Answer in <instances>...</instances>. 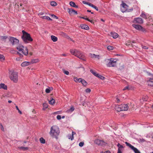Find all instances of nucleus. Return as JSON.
Segmentation results:
<instances>
[{"instance_id": "obj_2", "label": "nucleus", "mask_w": 153, "mask_h": 153, "mask_svg": "<svg viewBox=\"0 0 153 153\" xmlns=\"http://www.w3.org/2000/svg\"><path fill=\"white\" fill-rule=\"evenodd\" d=\"M22 32L23 34L22 36V38L25 43H27L33 41V39L29 34L24 30H22Z\"/></svg>"}, {"instance_id": "obj_40", "label": "nucleus", "mask_w": 153, "mask_h": 153, "mask_svg": "<svg viewBox=\"0 0 153 153\" xmlns=\"http://www.w3.org/2000/svg\"><path fill=\"white\" fill-rule=\"evenodd\" d=\"M124 65H122L119 68V70L120 71H123L124 69Z\"/></svg>"}, {"instance_id": "obj_11", "label": "nucleus", "mask_w": 153, "mask_h": 153, "mask_svg": "<svg viewBox=\"0 0 153 153\" xmlns=\"http://www.w3.org/2000/svg\"><path fill=\"white\" fill-rule=\"evenodd\" d=\"M148 85L151 86H153V76L152 78H148L147 80Z\"/></svg>"}, {"instance_id": "obj_63", "label": "nucleus", "mask_w": 153, "mask_h": 153, "mask_svg": "<svg viewBox=\"0 0 153 153\" xmlns=\"http://www.w3.org/2000/svg\"><path fill=\"white\" fill-rule=\"evenodd\" d=\"M99 55H96V56H95V57L94 58H97L98 59H99Z\"/></svg>"}, {"instance_id": "obj_19", "label": "nucleus", "mask_w": 153, "mask_h": 153, "mask_svg": "<svg viewBox=\"0 0 153 153\" xmlns=\"http://www.w3.org/2000/svg\"><path fill=\"white\" fill-rule=\"evenodd\" d=\"M70 5L72 7H74L75 8H78V7L77 5H76L75 3L73 1H71L70 2Z\"/></svg>"}, {"instance_id": "obj_58", "label": "nucleus", "mask_w": 153, "mask_h": 153, "mask_svg": "<svg viewBox=\"0 0 153 153\" xmlns=\"http://www.w3.org/2000/svg\"><path fill=\"white\" fill-rule=\"evenodd\" d=\"M82 79H82V78H79L78 79V82H80L81 83Z\"/></svg>"}, {"instance_id": "obj_5", "label": "nucleus", "mask_w": 153, "mask_h": 153, "mask_svg": "<svg viewBox=\"0 0 153 153\" xmlns=\"http://www.w3.org/2000/svg\"><path fill=\"white\" fill-rule=\"evenodd\" d=\"M17 49L19 52H22V53L25 55H27L28 53V50L27 48H25L24 50V47L23 45H19L16 48Z\"/></svg>"}, {"instance_id": "obj_57", "label": "nucleus", "mask_w": 153, "mask_h": 153, "mask_svg": "<svg viewBox=\"0 0 153 153\" xmlns=\"http://www.w3.org/2000/svg\"><path fill=\"white\" fill-rule=\"evenodd\" d=\"M142 48L143 49H148V47L146 46H145L142 45Z\"/></svg>"}, {"instance_id": "obj_9", "label": "nucleus", "mask_w": 153, "mask_h": 153, "mask_svg": "<svg viewBox=\"0 0 153 153\" xmlns=\"http://www.w3.org/2000/svg\"><path fill=\"white\" fill-rule=\"evenodd\" d=\"M132 26L133 27L138 30H141L143 32L146 31V30L140 25L133 24Z\"/></svg>"}, {"instance_id": "obj_51", "label": "nucleus", "mask_w": 153, "mask_h": 153, "mask_svg": "<svg viewBox=\"0 0 153 153\" xmlns=\"http://www.w3.org/2000/svg\"><path fill=\"white\" fill-rule=\"evenodd\" d=\"M7 38V36H1V39L4 40L6 39Z\"/></svg>"}, {"instance_id": "obj_3", "label": "nucleus", "mask_w": 153, "mask_h": 153, "mask_svg": "<svg viewBox=\"0 0 153 153\" xmlns=\"http://www.w3.org/2000/svg\"><path fill=\"white\" fill-rule=\"evenodd\" d=\"M71 53L72 54L83 60H85V56L82 52L77 50H71Z\"/></svg>"}, {"instance_id": "obj_15", "label": "nucleus", "mask_w": 153, "mask_h": 153, "mask_svg": "<svg viewBox=\"0 0 153 153\" xmlns=\"http://www.w3.org/2000/svg\"><path fill=\"white\" fill-rule=\"evenodd\" d=\"M111 34L112 37L114 39H116L118 36V34L114 32H111Z\"/></svg>"}, {"instance_id": "obj_22", "label": "nucleus", "mask_w": 153, "mask_h": 153, "mask_svg": "<svg viewBox=\"0 0 153 153\" xmlns=\"http://www.w3.org/2000/svg\"><path fill=\"white\" fill-rule=\"evenodd\" d=\"M19 149L22 150L23 151H26L28 149V148L27 147H24L23 146L19 147H18Z\"/></svg>"}, {"instance_id": "obj_4", "label": "nucleus", "mask_w": 153, "mask_h": 153, "mask_svg": "<svg viewBox=\"0 0 153 153\" xmlns=\"http://www.w3.org/2000/svg\"><path fill=\"white\" fill-rule=\"evenodd\" d=\"M9 74L10 79L14 82H16L18 80V74L14 71L9 70Z\"/></svg>"}, {"instance_id": "obj_14", "label": "nucleus", "mask_w": 153, "mask_h": 153, "mask_svg": "<svg viewBox=\"0 0 153 153\" xmlns=\"http://www.w3.org/2000/svg\"><path fill=\"white\" fill-rule=\"evenodd\" d=\"M68 12L70 14H72L73 13H74L75 14H77V12L72 8L68 9Z\"/></svg>"}, {"instance_id": "obj_49", "label": "nucleus", "mask_w": 153, "mask_h": 153, "mask_svg": "<svg viewBox=\"0 0 153 153\" xmlns=\"http://www.w3.org/2000/svg\"><path fill=\"white\" fill-rule=\"evenodd\" d=\"M51 16L53 18H56V19H58V17L53 14H52Z\"/></svg>"}, {"instance_id": "obj_54", "label": "nucleus", "mask_w": 153, "mask_h": 153, "mask_svg": "<svg viewBox=\"0 0 153 153\" xmlns=\"http://www.w3.org/2000/svg\"><path fill=\"white\" fill-rule=\"evenodd\" d=\"M127 89H128V90L129 89V87L128 86L125 87L124 88V89H123V90H126Z\"/></svg>"}, {"instance_id": "obj_62", "label": "nucleus", "mask_w": 153, "mask_h": 153, "mask_svg": "<svg viewBox=\"0 0 153 153\" xmlns=\"http://www.w3.org/2000/svg\"><path fill=\"white\" fill-rule=\"evenodd\" d=\"M148 99L147 97H146L145 98H143V101H146Z\"/></svg>"}, {"instance_id": "obj_28", "label": "nucleus", "mask_w": 153, "mask_h": 153, "mask_svg": "<svg viewBox=\"0 0 153 153\" xmlns=\"http://www.w3.org/2000/svg\"><path fill=\"white\" fill-rule=\"evenodd\" d=\"M140 16L143 17V18L146 19L147 18V16L144 13V12H142L141 14L140 15Z\"/></svg>"}, {"instance_id": "obj_39", "label": "nucleus", "mask_w": 153, "mask_h": 153, "mask_svg": "<svg viewBox=\"0 0 153 153\" xmlns=\"http://www.w3.org/2000/svg\"><path fill=\"white\" fill-rule=\"evenodd\" d=\"M68 137L69 139H71V140H72L74 139V137L72 135H71V134L68 135Z\"/></svg>"}, {"instance_id": "obj_23", "label": "nucleus", "mask_w": 153, "mask_h": 153, "mask_svg": "<svg viewBox=\"0 0 153 153\" xmlns=\"http://www.w3.org/2000/svg\"><path fill=\"white\" fill-rule=\"evenodd\" d=\"M39 62V59H32L30 62V64H33L37 62Z\"/></svg>"}, {"instance_id": "obj_37", "label": "nucleus", "mask_w": 153, "mask_h": 153, "mask_svg": "<svg viewBox=\"0 0 153 153\" xmlns=\"http://www.w3.org/2000/svg\"><path fill=\"white\" fill-rule=\"evenodd\" d=\"M5 57L4 56L1 54H0V61H3L4 60Z\"/></svg>"}, {"instance_id": "obj_41", "label": "nucleus", "mask_w": 153, "mask_h": 153, "mask_svg": "<svg viewBox=\"0 0 153 153\" xmlns=\"http://www.w3.org/2000/svg\"><path fill=\"white\" fill-rule=\"evenodd\" d=\"M97 77L99 78L102 80H104L105 78L104 76L101 75H100L99 74V76H97Z\"/></svg>"}, {"instance_id": "obj_55", "label": "nucleus", "mask_w": 153, "mask_h": 153, "mask_svg": "<svg viewBox=\"0 0 153 153\" xmlns=\"http://www.w3.org/2000/svg\"><path fill=\"white\" fill-rule=\"evenodd\" d=\"M91 58H94L95 57V56H96V55H95L94 54H91Z\"/></svg>"}, {"instance_id": "obj_64", "label": "nucleus", "mask_w": 153, "mask_h": 153, "mask_svg": "<svg viewBox=\"0 0 153 153\" xmlns=\"http://www.w3.org/2000/svg\"><path fill=\"white\" fill-rule=\"evenodd\" d=\"M104 153H110V152L108 151L105 152Z\"/></svg>"}, {"instance_id": "obj_38", "label": "nucleus", "mask_w": 153, "mask_h": 153, "mask_svg": "<svg viewBox=\"0 0 153 153\" xmlns=\"http://www.w3.org/2000/svg\"><path fill=\"white\" fill-rule=\"evenodd\" d=\"M113 49V47L111 45H109L107 47V49L108 50L110 51L112 50Z\"/></svg>"}, {"instance_id": "obj_56", "label": "nucleus", "mask_w": 153, "mask_h": 153, "mask_svg": "<svg viewBox=\"0 0 153 153\" xmlns=\"http://www.w3.org/2000/svg\"><path fill=\"white\" fill-rule=\"evenodd\" d=\"M0 125L1 126V130L2 131H4V127L2 125V124H0Z\"/></svg>"}, {"instance_id": "obj_29", "label": "nucleus", "mask_w": 153, "mask_h": 153, "mask_svg": "<svg viewBox=\"0 0 153 153\" xmlns=\"http://www.w3.org/2000/svg\"><path fill=\"white\" fill-rule=\"evenodd\" d=\"M125 143L127 146H129L131 149H132L134 147L133 146L127 142H126Z\"/></svg>"}, {"instance_id": "obj_42", "label": "nucleus", "mask_w": 153, "mask_h": 153, "mask_svg": "<svg viewBox=\"0 0 153 153\" xmlns=\"http://www.w3.org/2000/svg\"><path fill=\"white\" fill-rule=\"evenodd\" d=\"M139 141L141 143H143L146 141L143 138H140Z\"/></svg>"}, {"instance_id": "obj_17", "label": "nucleus", "mask_w": 153, "mask_h": 153, "mask_svg": "<svg viewBox=\"0 0 153 153\" xmlns=\"http://www.w3.org/2000/svg\"><path fill=\"white\" fill-rule=\"evenodd\" d=\"M30 65V62H25L22 63L21 64V65L22 67H25Z\"/></svg>"}, {"instance_id": "obj_59", "label": "nucleus", "mask_w": 153, "mask_h": 153, "mask_svg": "<svg viewBox=\"0 0 153 153\" xmlns=\"http://www.w3.org/2000/svg\"><path fill=\"white\" fill-rule=\"evenodd\" d=\"M147 73L148 75L151 76V77L150 78L152 77V76H153V75L151 73H149V72H147Z\"/></svg>"}, {"instance_id": "obj_1", "label": "nucleus", "mask_w": 153, "mask_h": 153, "mask_svg": "<svg viewBox=\"0 0 153 153\" xmlns=\"http://www.w3.org/2000/svg\"><path fill=\"white\" fill-rule=\"evenodd\" d=\"M59 132L60 131L58 127L54 126L51 128L50 134L51 136L57 139V136L59 135Z\"/></svg>"}, {"instance_id": "obj_53", "label": "nucleus", "mask_w": 153, "mask_h": 153, "mask_svg": "<svg viewBox=\"0 0 153 153\" xmlns=\"http://www.w3.org/2000/svg\"><path fill=\"white\" fill-rule=\"evenodd\" d=\"M57 119L58 120H60L61 119V116L60 115H58L56 117Z\"/></svg>"}, {"instance_id": "obj_52", "label": "nucleus", "mask_w": 153, "mask_h": 153, "mask_svg": "<svg viewBox=\"0 0 153 153\" xmlns=\"http://www.w3.org/2000/svg\"><path fill=\"white\" fill-rule=\"evenodd\" d=\"M121 5H122V7H123V8H125V6H127V5L125 3L122 4H121Z\"/></svg>"}, {"instance_id": "obj_35", "label": "nucleus", "mask_w": 153, "mask_h": 153, "mask_svg": "<svg viewBox=\"0 0 153 153\" xmlns=\"http://www.w3.org/2000/svg\"><path fill=\"white\" fill-rule=\"evenodd\" d=\"M51 4L53 6H55L57 5V3L54 1H52L51 2Z\"/></svg>"}, {"instance_id": "obj_31", "label": "nucleus", "mask_w": 153, "mask_h": 153, "mask_svg": "<svg viewBox=\"0 0 153 153\" xmlns=\"http://www.w3.org/2000/svg\"><path fill=\"white\" fill-rule=\"evenodd\" d=\"M81 83L82 85L84 86H85L87 85V82L84 79H83L82 82Z\"/></svg>"}, {"instance_id": "obj_6", "label": "nucleus", "mask_w": 153, "mask_h": 153, "mask_svg": "<svg viewBox=\"0 0 153 153\" xmlns=\"http://www.w3.org/2000/svg\"><path fill=\"white\" fill-rule=\"evenodd\" d=\"M9 39V41L12 45H17L19 42V40L15 38L10 36Z\"/></svg>"}, {"instance_id": "obj_21", "label": "nucleus", "mask_w": 153, "mask_h": 153, "mask_svg": "<svg viewBox=\"0 0 153 153\" xmlns=\"http://www.w3.org/2000/svg\"><path fill=\"white\" fill-rule=\"evenodd\" d=\"M51 38L52 40L54 42H55L57 40V38L54 36H51Z\"/></svg>"}, {"instance_id": "obj_20", "label": "nucleus", "mask_w": 153, "mask_h": 153, "mask_svg": "<svg viewBox=\"0 0 153 153\" xmlns=\"http://www.w3.org/2000/svg\"><path fill=\"white\" fill-rule=\"evenodd\" d=\"M121 106H120V105H119L117 106H116V107L115 109L118 111H122V109L121 108Z\"/></svg>"}, {"instance_id": "obj_8", "label": "nucleus", "mask_w": 153, "mask_h": 153, "mask_svg": "<svg viewBox=\"0 0 153 153\" xmlns=\"http://www.w3.org/2000/svg\"><path fill=\"white\" fill-rule=\"evenodd\" d=\"M109 61V62L107 65L108 66L111 67H114L116 65V61H115L113 59L111 58L109 60H108Z\"/></svg>"}, {"instance_id": "obj_47", "label": "nucleus", "mask_w": 153, "mask_h": 153, "mask_svg": "<svg viewBox=\"0 0 153 153\" xmlns=\"http://www.w3.org/2000/svg\"><path fill=\"white\" fill-rule=\"evenodd\" d=\"M91 91V90L90 88H87L85 90V92L86 93H90Z\"/></svg>"}, {"instance_id": "obj_50", "label": "nucleus", "mask_w": 153, "mask_h": 153, "mask_svg": "<svg viewBox=\"0 0 153 153\" xmlns=\"http://www.w3.org/2000/svg\"><path fill=\"white\" fill-rule=\"evenodd\" d=\"M82 3L84 4H87V5H88L89 6V5H90V4H91L90 3H89V2H86L85 1H82Z\"/></svg>"}, {"instance_id": "obj_36", "label": "nucleus", "mask_w": 153, "mask_h": 153, "mask_svg": "<svg viewBox=\"0 0 153 153\" xmlns=\"http://www.w3.org/2000/svg\"><path fill=\"white\" fill-rule=\"evenodd\" d=\"M135 43V42L134 41H129V42H128V43L126 44V45H127L128 46V45H130V44H132V43Z\"/></svg>"}, {"instance_id": "obj_33", "label": "nucleus", "mask_w": 153, "mask_h": 153, "mask_svg": "<svg viewBox=\"0 0 153 153\" xmlns=\"http://www.w3.org/2000/svg\"><path fill=\"white\" fill-rule=\"evenodd\" d=\"M89 6L92 7L94 8L96 10L98 11V8L96 7V6H94V5H93V4H91L90 5H89Z\"/></svg>"}, {"instance_id": "obj_18", "label": "nucleus", "mask_w": 153, "mask_h": 153, "mask_svg": "<svg viewBox=\"0 0 153 153\" xmlns=\"http://www.w3.org/2000/svg\"><path fill=\"white\" fill-rule=\"evenodd\" d=\"M7 87L5 85L4 83H1L0 84V89H3L4 90L7 89Z\"/></svg>"}, {"instance_id": "obj_7", "label": "nucleus", "mask_w": 153, "mask_h": 153, "mask_svg": "<svg viewBox=\"0 0 153 153\" xmlns=\"http://www.w3.org/2000/svg\"><path fill=\"white\" fill-rule=\"evenodd\" d=\"M94 143L96 144L101 146H104L107 144V143L103 140L98 139L95 140L94 141Z\"/></svg>"}, {"instance_id": "obj_61", "label": "nucleus", "mask_w": 153, "mask_h": 153, "mask_svg": "<svg viewBox=\"0 0 153 153\" xmlns=\"http://www.w3.org/2000/svg\"><path fill=\"white\" fill-rule=\"evenodd\" d=\"M87 20L90 22H91V23H94L93 22V20H90L89 19H87Z\"/></svg>"}, {"instance_id": "obj_12", "label": "nucleus", "mask_w": 153, "mask_h": 153, "mask_svg": "<svg viewBox=\"0 0 153 153\" xmlns=\"http://www.w3.org/2000/svg\"><path fill=\"white\" fill-rule=\"evenodd\" d=\"M117 146L118 147L117 153H122V151L123 150L124 148L123 146L119 143H118Z\"/></svg>"}, {"instance_id": "obj_25", "label": "nucleus", "mask_w": 153, "mask_h": 153, "mask_svg": "<svg viewBox=\"0 0 153 153\" xmlns=\"http://www.w3.org/2000/svg\"><path fill=\"white\" fill-rule=\"evenodd\" d=\"M90 72L92 73L94 76L97 77V76H99V74L97 73L96 72L94 71L92 69L90 70Z\"/></svg>"}, {"instance_id": "obj_32", "label": "nucleus", "mask_w": 153, "mask_h": 153, "mask_svg": "<svg viewBox=\"0 0 153 153\" xmlns=\"http://www.w3.org/2000/svg\"><path fill=\"white\" fill-rule=\"evenodd\" d=\"M43 110H45L48 107V105L45 103H43Z\"/></svg>"}, {"instance_id": "obj_30", "label": "nucleus", "mask_w": 153, "mask_h": 153, "mask_svg": "<svg viewBox=\"0 0 153 153\" xmlns=\"http://www.w3.org/2000/svg\"><path fill=\"white\" fill-rule=\"evenodd\" d=\"M39 140H40V142L41 143H43V144L45 143V140L43 137H41L40 138Z\"/></svg>"}, {"instance_id": "obj_46", "label": "nucleus", "mask_w": 153, "mask_h": 153, "mask_svg": "<svg viewBox=\"0 0 153 153\" xmlns=\"http://www.w3.org/2000/svg\"><path fill=\"white\" fill-rule=\"evenodd\" d=\"M84 143L83 142H80L79 143V146L80 147H82L84 145Z\"/></svg>"}, {"instance_id": "obj_34", "label": "nucleus", "mask_w": 153, "mask_h": 153, "mask_svg": "<svg viewBox=\"0 0 153 153\" xmlns=\"http://www.w3.org/2000/svg\"><path fill=\"white\" fill-rule=\"evenodd\" d=\"M42 18L43 19H45L48 20H52V19H51L49 16H43Z\"/></svg>"}, {"instance_id": "obj_60", "label": "nucleus", "mask_w": 153, "mask_h": 153, "mask_svg": "<svg viewBox=\"0 0 153 153\" xmlns=\"http://www.w3.org/2000/svg\"><path fill=\"white\" fill-rule=\"evenodd\" d=\"M17 53L19 54L20 58H22L23 56V55L19 52H17Z\"/></svg>"}, {"instance_id": "obj_16", "label": "nucleus", "mask_w": 153, "mask_h": 153, "mask_svg": "<svg viewBox=\"0 0 153 153\" xmlns=\"http://www.w3.org/2000/svg\"><path fill=\"white\" fill-rule=\"evenodd\" d=\"M80 26L81 28L82 29L88 30L89 29V27L86 25L82 24Z\"/></svg>"}, {"instance_id": "obj_45", "label": "nucleus", "mask_w": 153, "mask_h": 153, "mask_svg": "<svg viewBox=\"0 0 153 153\" xmlns=\"http://www.w3.org/2000/svg\"><path fill=\"white\" fill-rule=\"evenodd\" d=\"M63 72L65 74L67 75H68L69 74V72L68 71L64 70H63Z\"/></svg>"}, {"instance_id": "obj_44", "label": "nucleus", "mask_w": 153, "mask_h": 153, "mask_svg": "<svg viewBox=\"0 0 153 153\" xmlns=\"http://www.w3.org/2000/svg\"><path fill=\"white\" fill-rule=\"evenodd\" d=\"M45 92L47 93H49L50 92V88H46L45 90Z\"/></svg>"}, {"instance_id": "obj_24", "label": "nucleus", "mask_w": 153, "mask_h": 153, "mask_svg": "<svg viewBox=\"0 0 153 153\" xmlns=\"http://www.w3.org/2000/svg\"><path fill=\"white\" fill-rule=\"evenodd\" d=\"M49 103L50 104L53 105L55 103V101L52 98H51V100L49 101Z\"/></svg>"}, {"instance_id": "obj_13", "label": "nucleus", "mask_w": 153, "mask_h": 153, "mask_svg": "<svg viewBox=\"0 0 153 153\" xmlns=\"http://www.w3.org/2000/svg\"><path fill=\"white\" fill-rule=\"evenodd\" d=\"M120 106H122L121 107V109H122L123 111H127L128 108V107L127 105L123 104L121 105Z\"/></svg>"}, {"instance_id": "obj_26", "label": "nucleus", "mask_w": 153, "mask_h": 153, "mask_svg": "<svg viewBox=\"0 0 153 153\" xmlns=\"http://www.w3.org/2000/svg\"><path fill=\"white\" fill-rule=\"evenodd\" d=\"M132 149L134 151L135 153H141L136 148L134 147Z\"/></svg>"}, {"instance_id": "obj_43", "label": "nucleus", "mask_w": 153, "mask_h": 153, "mask_svg": "<svg viewBox=\"0 0 153 153\" xmlns=\"http://www.w3.org/2000/svg\"><path fill=\"white\" fill-rule=\"evenodd\" d=\"M16 109H17V110H18V112H19L20 114H22V111H20L19 110V108H18V106H16Z\"/></svg>"}, {"instance_id": "obj_27", "label": "nucleus", "mask_w": 153, "mask_h": 153, "mask_svg": "<svg viewBox=\"0 0 153 153\" xmlns=\"http://www.w3.org/2000/svg\"><path fill=\"white\" fill-rule=\"evenodd\" d=\"M74 110V108L73 106H71L70 108L68 110V112H71Z\"/></svg>"}, {"instance_id": "obj_48", "label": "nucleus", "mask_w": 153, "mask_h": 153, "mask_svg": "<svg viewBox=\"0 0 153 153\" xmlns=\"http://www.w3.org/2000/svg\"><path fill=\"white\" fill-rule=\"evenodd\" d=\"M74 80L76 82H78V79L77 78L74 77Z\"/></svg>"}, {"instance_id": "obj_10", "label": "nucleus", "mask_w": 153, "mask_h": 153, "mask_svg": "<svg viewBox=\"0 0 153 153\" xmlns=\"http://www.w3.org/2000/svg\"><path fill=\"white\" fill-rule=\"evenodd\" d=\"M133 23L141 24L143 23V20L140 17L136 18L134 19Z\"/></svg>"}]
</instances>
